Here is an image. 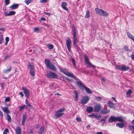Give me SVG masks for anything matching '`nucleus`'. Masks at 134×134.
Wrapping results in <instances>:
<instances>
[{"label": "nucleus", "mask_w": 134, "mask_h": 134, "mask_svg": "<svg viewBox=\"0 0 134 134\" xmlns=\"http://www.w3.org/2000/svg\"><path fill=\"white\" fill-rule=\"evenodd\" d=\"M122 65H116L115 66L116 68L119 70H122Z\"/></svg>", "instance_id": "obj_36"}, {"label": "nucleus", "mask_w": 134, "mask_h": 134, "mask_svg": "<svg viewBox=\"0 0 134 134\" xmlns=\"http://www.w3.org/2000/svg\"><path fill=\"white\" fill-rule=\"evenodd\" d=\"M72 28L73 35L72 40V42H73V45L75 48L77 49V51H78L80 50V48L79 45H78L79 40L78 37H77V32L76 31L74 26H73L72 27Z\"/></svg>", "instance_id": "obj_1"}, {"label": "nucleus", "mask_w": 134, "mask_h": 134, "mask_svg": "<svg viewBox=\"0 0 134 134\" xmlns=\"http://www.w3.org/2000/svg\"><path fill=\"white\" fill-rule=\"evenodd\" d=\"M66 80H68V81H72V80L71 79H70L69 78H67L66 79Z\"/></svg>", "instance_id": "obj_64"}, {"label": "nucleus", "mask_w": 134, "mask_h": 134, "mask_svg": "<svg viewBox=\"0 0 134 134\" xmlns=\"http://www.w3.org/2000/svg\"><path fill=\"white\" fill-rule=\"evenodd\" d=\"M65 75H67L69 77H72L73 78L75 79H77V78L75 76H74L72 74L69 73V72H68L67 71V72L66 73Z\"/></svg>", "instance_id": "obj_17"}, {"label": "nucleus", "mask_w": 134, "mask_h": 134, "mask_svg": "<svg viewBox=\"0 0 134 134\" xmlns=\"http://www.w3.org/2000/svg\"><path fill=\"white\" fill-rule=\"evenodd\" d=\"M3 114L2 111H0V116L3 117Z\"/></svg>", "instance_id": "obj_61"}, {"label": "nucleus", "mask_w": 134, "mask_h": 134, "mask_svg": "<svg viewBox=\"0 0 134 134\" xmlns=\"http://www.w3.org/2000/svg\"><path fill=\"white\" fill-rule=\"evenodd\" d=\"M22 89L23 91V92L26 98H28L30 94L29 91L26 87H22Z\"/></svg>", "instance_id": "obj_5"}, {"label": "nucleus", "mask_w": 134, "mask_h": 134, "mask_svg": "<svg viewBox=\"0 0 134 134\" xmlns=\"http://www.w3.org/2000/svg\"><path fill=\"white\" fill-rule=\"evenodd\" d=\"M15 12L14 11H11L9 12V13H8L5 12L4 13L5 15V16H9L13 15L15 14Z\"/></svg>", "instance_id": "obj_15"}, {"label": "nucleus", "mask_w": 134, "mask_h": 134, "mask_svg": "<svg viewBox=\"0 0 134 134\" xmlns=\"http://www.w3.org/2000/svg\"><path fill=\"white\" fill-rule=\"evenodd\" d=\"M101 105L99 104L95 105L94 107V111L95 112H98L101 109Z\"/></svg>", "instance_id": "obj_9"}, {"label": "nucleus", "mask_w": 134, "mask_h": 134, "mask_svg": "<svg viewBox=\"0 0 134 134\" xmlns=\"http://www.w3.org/2000/svg\"><path fill=\"white\" fill-rule=\"evenodd\" d=\"M76 83L78 86L82 90H84V88L85 86H84L83 83L80 81H78L77 80Z\"/></svg>", "instance_id": "obj_8"}, {"label": "nucleus", "mask_w": 134, "mask_h": 134, "mask_svg": "<svg viewBox=\"0 0 134 134\" xmlns=\"http://www.w3.org/2000/svg\"><path fill=\"white\" fill-rule=\"evenodd\" d=\"M47 1V0H40V2L41 3H46Z\"/></svg>", "instance_id": "obj_55"}, {"label": "nucleus", "mask_w": 134, "mask_h": 134, "mask_svg": "<svg viewBox=\"0 0 134 134\" xmlns=\"http://www.w3.org/2000/svg\"><path fill=\"white\" fill-rule=\"evenodd\" d=\"M19 7V4H13L9 7L12 9L14 10L17 8Z\"/></svg>", "instance_id": "obj_14"}, {"label": "nucleus", "mask_w": 134, "mask_h": 134, "mask_svg": "<svg viewBox=\"0 0 134 134\" xmlns=\"http://www.w3.org/2000/svg\"><path fill=\"white\" fill-rule=\"evenodd\" d=\"M85 89L86 90V91L89 94H91L92 93V92L90 90V89L87 87H85V88H84V89Z\"/></svg>", "instance_id": "obj_34"}, {"label": "nucleus", "mask_w": 134, "mask_h": 134, "mask_svg": "<svg viewBox=\"0 0 134 134\" xmlns=\"http://www.w3.org/2000/svg\"><path fill=\"white\" fill-rule=\"evenodd\" d=\"M3 40V37L2 35H0V44H1L2 43Z\"/></svg>", "instance_id": "obj_48"}, {"label": "nucleus", "mask_w": 134, "mask_h": 134, "mask_svg": "<svg viewBox=\"0 0 134 134\" xmlns=\"http://www.w3.org/2000/svg\"><path fill=\"white\" fill-rule=\"evenodd\" d=\"M86 110L87 112L91 113L93 111V108L92 107H88L87 108Z\"/></svg>", "instance_id": "obj_24"}, {"label": "nucleus", "mask_w": 134, "mask_h": 134, "mask_svg": "<svg viewBox=\"0 0 134 134\" xmlns=\"http://www.w3.org/2000/svg\"><path fill=\"white\" fill-rule=\"evenodd\" d=\"M29 72L30 75L32 77H34L35 76V70H30Z\"/></svg>", "instance_id": "obj_32"}, {"label": "nucleus", "mask_w": 134, "mask_h": 134, "mask_svg": "<svg viewBox=\"0 0 134 134\" xmlns=\"http://www.w3.org/2000/svg\"><path fill=\"white\" fill-rule=\"evenodd\" d=\"M116 121L123 122L124 121V120L121 117H116Z\"/></svg>", "instance_id": "obj_28"}, {"label": "nucleus", "mask_w": 134, "mask_h": 134, "mask_svg": "<svg viewBox=\"0 0 134 134\" xmlns=\"http://www.w3.org/2000/svg\"><path fill=\"white\" fill-rule=\"evenodd\" d=\"M27 118V117L26 114L23 115L21 123V125H24Z\"/></svg>", "instance_id": "obj_16"}, {"label": "nucleus", "mask_w": 134, "mask_h": 134, "mask_svg": "<svg viewBox=\"0 0 134 134\" xmlns=\"http://www.w3.org/2000/svg\"><path fill=\"white\" fill-rule=\"evenodd\" d=\"M67 71L66 70V69H64L62 72L65 74H66V73L67 72Z\"/></svg>", "instance_id": "obj_53"}, {"label": "nucleus", "mask_w": 134, "mask_h": 134, "mask_svg": "<svg viewBox=\"0 0 134 134\" xmlns=\"http://www.w3.org/2000/svg\"><path fill=\"white\" fill-rule=\"evenodd\" d=\"M28 66L29 68L30 69V70H34V66L31 63H29L28 65Z\"/></svg>", "instance_id": "obj_21"}, {"label": "nucleus", "mask_w": 134, "mask_h": 134, "mask_svg": "<svg viewBox=\"0 0 134 134\" xmlns=\"http://www.w3.org/2000/svg\"><path fill=\"white\" fill-rule=\"evenodd\" d=\"M33 0H25L24 2L26 4L28 5Z\"/></svg>", "instance_id": "obj_40"}, {"label": "nucleus", "mask_w": 134, "mask_h": 134, "mask_svg": "<svg viewBox=\"0 0 134 134\" xmlns=\"http://www.w3.org/2000/svg\"><path fill=\"white\" fill-rule=\"evenodd\" d=\"M76 120L77 121L79 122H80L81 121V118H78V117H77L76 118Z\"/></svg>", "instance_id": "obj_52"}, {"label": "nucleus", "mask_w": 134, "mask_h": 134, "mask_svg": "<svg viewBox=\"0 0 134 134\" xmlns=\"http://www.w3.org/2000/svg\"><path fill=\"white\" fill-rule=\"evenodd\" d=\"M132 93V91L130 90H129L126 92V94L127 97H131V93Z\"/></svg>", "instance_id": "obj_25"}, {"label": "nucleus", "mask_w": 134, "mask_h": 134, "mask_svg": "<svg viewBox=\"0 0 134 134\" xmlns=\"http://www.w3.org/2000/svg\"><path fill=\"white\" fill-rule=\"evenodd\" d=\"M5 31V28H1L0 27V31Z\"/></svg>", "instance_id": "obj_62"}, {"label": "nucleus", "mask_w": 134, "mask_h": 134, "mask_svg": "<svg viewBox=\"0 0 134 134\" xmlns=\"http://www.w3.org/2000/svg\"><path fill=\"white\" fill-rule=\"evenodd\" d=\"M87 96H85L82 97L81 100V102L82 104H85L87 103L90 99Z\"/></svg>", "instance_id": "obj_7"}, {"label": "nucleus", "mask_w": 134, "mask_h": 134, "mask_svg": "<svg viewBox=\"0 0 134 134\" xmlns=\"http://www.w3.org/2000/svg\"><path fill=\"white\" fill-rule=\"evenodd\" d=\"M74 94L75 100L76 101L78 99V93L77 91H75L74 92Z\"/></svg>", "instance_id": "obj_20"}, {"label": "nucleus", "mask_w": 134, "mask_h": 134, "mask_svg": "<svg viewBox=\"0 0 134 134\" xmlns=\"http://www.w3.org/2000/svg\"><path fill=\"white\" fill-rule=\"evenodd\" d=\"M8 131V129H5L3 131V134H7V132Z\"/></svg>", "instance_id": "obj_50"}, {"label": "nucleus", "mask_w": 134, "mask_h": 134, "mask_svg": "<svg viewBox=\"0 0 134 134\" xmlns=\"http://www.w3.org/2000/svg\"><path fill=\"white\" fill-rule=\"evenodd\" d=\"M124 48L125 51H127L129 52L130 51V50L129 49L128 47L126 46H124Z\"/></svg>", "instance_id": "obj_46"}, {"label": "nucleus", "mask_w": 134, "mask_h": 134, "mask_svg": "<svg viewBox=\"0 0 134 134\" xmlns=\"http://www.w3.org/2000/svg\"><path fill=\"white\" fill-rule=\"evenodd\" d=\"M84 59L85 61V64L87 65L88 67H90L91 66L93 67V69L95 68L96 66L92 65L90 62L89 58L87 55H84Z\"/></svg>", "instance_id": "obj_3"}, {"label": "nucleus", "mask_w": 134, "mask_h": 134, "mask_svg": "<svg viewBox=\"0 0 134 134\" xmlns=\"http://www.w3.org/2000/svg\"><path fill=\"white\" fill-rule=\"evenodd\" d=\"M47 47L50 49H52L53 48V46L52 44H49L47 46Z\"/></svg>", "instance_id": "obj_41"}, {"label": "nucleus", "mask_w": 134, "mask_h": 134, "mask_svg": "<svg viewBox=\"0 0 134 134\" xmlns=\"http://www.w3.org/2000/svg\"><path fill=\"white\" fill-rule=\"evenodd\" d=\"M130 69L129 67L125 65H122V70L126 71Z\"/></svg>", "instance_id": "obj_27"}, {"label": "nucleus", "mask_w": 134, "mask_h": 134, "mask_svg": "<svg viewBox=\"0 0 134 134\" xmlns=\"http://www.w3.org/2000/svg\"><path fill=\"white\" fill-rule=\"evenodd\" d=\"M11 56V55L10 54H7L5 56L4 60H6L7 59L10 58Z\"/></svg>", "instance_id": "obj_39"}, {"label": "nucleus", "mask_w": 134, "mask_h": 134, "mask_svg": "<svg viewBox=\"0 0 134 134\" xmlns=\"http://www.w3.org/2000/svg\"><path fill=\"white\" fill-rule=\"evenodd\" d=\"M101 14H102L101 16H107L108 14V13H107L106 12L103 10H102Z\"/></svg>", "instance_id": "obj_29"}, {"label": "nucleus", "mask_w": 134, "mask_h": 134, "mask_svg": "<svg viewBox=\"0 0 134 134\" xmlns=\"http://www.w3.org/2000/svg\"><path fill=\"white\" fill-rule=\"evenodd\" d=\"M101 79L102 81V83H103V81L104 82L105 81V78L104 77H103L101 78Z\"/></svg>", "instance_id": "obj_57"}, {"label": "nucleus", "mask_w": 134, "mask_h": 134, "mask_svg": "<svg viewBox=\"0 0 134 134\" xmlns=\"http://www.w3.org/2000/svg\"><path fill=\"white\" fill-rule=\"evenodd\" d=\"M50 69L53 70L55 71L57 69L54 65L52 63H51L50 65L48 67Z\"/></svg>", "instance_id": "obj_11"}, {"label": "nucleus", "mask_w": 134, "mask_h": 134, "mask_svg": "<svg viewBox=\"0 0 134 134\" xmlns=\"http://www.w3.org/2000/svg\"><path fill=\"white\" fill-rule=\"evenodd\" d=\"M109 121L110 122L116 121V117L114 116H111L109 119Z\"/></svg>", "instance_id": "obj_13"}, {"label": "nucleus", "mask_w": 134, "mask_h": 134, "mask_svg": "<svg viewBox=\"0 0 134 134\" xmlns=\"http://www.w3.org/2000/svg\"><path fill=\"white\" fill-rule=\"evenodd\" d=\"M16 134H21V130L19 127H17L16 129Z\"/></svg>", "instance_id": "obj_22"}, {"label": "nucleus", "mask_w": 134, "mask_h": 134, "mask_svg": "<svg viewBox=\"0 0 134 134\" xmlns=\"http://www.w3.org/2000/svg\"><path fill=\"white\" fill-rule=\"evenodd\" d=\"M26 105H24L23 106H20L19 108V111H21L22 110L24 109Z\"/></svg>", "instance_id": "obj_45"}, {"label": "nucleus", "mask_w": 134, "mask_h": 134, "mask_svg": "<svg viewBox=\"0 0 134 134\" xmlns=\"http://www.w3.org/2000/svg\"><path fill=\"white\" fill-rule=\"evenodd\" d=\"M65 110L64 108H62L58 110L55 113L54 118L57 119L58 118L63 115L64 113L63 112Z\"/></svg>", "instance_id": "obj_2"}, {"label": "nucleus", "mask_w": 134, "mask_h": 134, "mask_svg": "<svg viewBox=\"0 0 134 134\" xmlns=\"http://www.w3.org/2000/svg\"><path fill=\"white\" fill-rule=\"evenodd\" d=\"M96 116L97 117H96V119L98 120H99L101 118V116L100 115H99L98 116L96 115Z\"/></svg>", "instance_id": "obj_54"}, {"label": "nucleus", "mask_w": 134, "mask_h": 134, "mask_svg": "<svg viewBox=\"0 0 134 134\" xmlns=\"http://www.w3.org/2000/svg\"><path fill=\"white\" fill-rule=\"evenodd\" d=\"M44 131V129L43 127L41 126L40 127L39 131L38 132V133L40 134H41Z\"/></svg>", "instance_id": "obj_37"}, {"label": "nucleus", "mask_w": 134, "mask_h": 134, "mask_svg": "<svg viewBox=\"0 0 134 134\" xmlns=\"http://www.w3.org/2000/svg\"><path fill=\"white\" fill-rule=\"evenodd\" d=\"M12 68V66H10L9 67V68L7 70H3V73L5 74H7L9 72L11 71Z\"/></svg>", "instance_id": "obj_23"}, {"label": "nucleus", "mask_w": 134, "mask_h": 134, "mask_svg": "<svg viewBox=\"0 0 134 134\" xmlns=\"http://www.w3.org/2000/svg\"><path fill=\"white\" fill-rule=\"evenodd\" d=\"M10 0H5V3L6 5H7L10 3Z\"/></svg>", "instance_id": "obj_49"}, {"label": "nucleus", "mask_w": 134, "mask_h": 134, "mask_svg": "<svg viewBox=\"0 0 134 134\" xmlns=\"http://www.w3.org/2000/svg\"><path fill=\"white\" fill-rule=\"evenodd\" d=\"M105 120L104 119H102L100 120V122L103 124L105 123Z\"/></svg>", "instance_id": "obj_58"}, {"label": "nucleus", "mask_w": 134, "mask_h": 134, "mask_svg": "<svg viewBox=\"0 0 134 134\" xmlns=\"http://www.w3.org/2000/svg\"><path fill=\"white\" fill-rule=\"evenodd\" d=\"M96 115L94 114V113H92L91 115H88V116L90 117H93L94 118H96Z\"/></svg>", "instance_id": "obj_43"}, {"label": "nucleus", "mask_w": 134, "mask_h": 134, "mask_svg": "<svg viewBox=\"0 0 134 134\" xmlns=\"http://www.w3.org/2000/svg\"><path fill=\"white\" fill-rule=\"evenodd\" d=\"M25 101L26 104L29 107H30L29 108H31L32 109L33 108V107L30 104L27 99L25 100Z\"/></svg>", "instance_id": "obj_38"}, {"label": "nucleus", "mask_w": 134, "mask_h": 134, "mask_svg": "<svg viewBox=\"0 0 134 134\" xmlns=\"http://www.w3.org/2000/svg\"><path fill=\"white\" fill-rule=\"evenodd\" d=\"M102 9H99L98 8H96L95 10L96 13L98 15L101 16L102 11Z\"/></svg>", "instance_id": "obj_10"}, {"label": "nucleus", "mask_w": 134, "mask_h": 134, "mask_svg": "<svg viewBox=\"0 0 134 134\" xmlns=\"http://www.w3.org/2000/svg\"><path fill=\"white\" fill-rule=\"evenodd\" d=\"M45 64L46 65V66L48 67L50 65V60L47 59H45Z\"/></svg>", "instance_id": "obj_26"}, {"label": "nucleus", "mask_w": 134, "mask_h": 134, "mask_svg": "<svg viewBox=\"0 0 134 134\" xmlns=\"http://www.w3.org/2000/svg\"><path fill=\"white\" fill-rule=\"evenodd\" d=\"M66 44L67 48L69 52L71 47L72 42L71 40L69 38H68L66 40Z\"/></svg>", "instance_id": "obj_6"}, {"label": "nucleus", "mask_w": 134, "mask_h": 134, "mask_svg": "<svg viewBox=\"0 0 134 134\" xmlns=\"http://www.w3.org/2000/svg\"><path fill=\"white\" fill-rule=\"evenodd\" d=\"M90 12L88 10H87L86 11V13L85 18H88L90 17Z\"/></svg>", "instance_id": "obj_33"}, {"label": "nucleus", "mask_w": 134, "mask_h": 134, "mask_svg": "<svg viewBox=\"0 0 134 134\" xmlns=\"http://www.w3.org/2000/svg\"><path fill=\"white\" fill-rule=\"evenodd\" d=\"M109 110H108L107 109L104 108L101 110V113L103 114H105L109 113Z\"/></svg>", "instance_id": "obj_18"}, {"label": "nucleus", "mask_w": 134, "mask_h": 134, "mask_svg": "<svg viewBox=\"0 0 134 134\" xmlns=\"http://www.w3.org/2000/svg\"><path fill=\"white\" fill-rule=\"evenodd\" d=\"M116 126L120 128H122L124 127V124L123 123H118L116 124Z\"/></svg>", "instance_id": "obj_30"}, {"label": "nucleus", "mask_w": 134, "mask_h": 134, "mask_svg": "<svg viewBox=\"0 0 134 134\" xmlns=\"http://www.w3.org/2000/svg\"><path fill=\"white\" fill-rule=\"evenodd\" d=\"M67 5L68 4L67 3L65 2H64L62 3V7L63 9L66 11H67L68 10V9L66 7Z\"/></svg>", "instance_id": "obj_12"}, {"label": "nucleus", "mask_w": 134, "mask_h": 134, "mask_svg": "<svg viewBox=\"0 0 134 134\" xmlns=\"http://www.w3.org/2000/svg\"><path fill=\"white\" fill-rule=\"evenodd\" d=\"M34 30L35 32H37L39 31V29L37 27H36L34 28Z\"/></svg>", "instance_id": "obj_51"}, {"label": "nucleus", "mask_w": 134, "mask_h": 134, "mask_svg": "<svg viewBox=\"0 0 134 134\" xmlns=\"http://www.w3.org/2000/svg\"><path fill=\"white\" fill-rule=\"evenodd\" d=\"M131 57L132 58V59L134 60V54H132V55L131 56Z\"/></svg>", "instance_id": "obj_63"}, {"label": "nucleus", "mask_w": 134, "mask_h": 134, "mask_svg": "<svg viewBox=\"0 0 134 134\" xmlns=\"http://www.w3.org/2000/svg\"><path fill=\"white\" fill-rule=\"evenodd\" d=\"M9 40V38L7 37L5 38V41H6L7 42H8Z\"/></svg>", "instance_id": "obj_59"}, {"label": "nucleus", "mask_w": 134, "mask_h": 134, "mask_svg": "<svg viewBox=\"0 0 134 134\" xmlns=\"http://www.w3.org/2000/svg\"><path fill=\"white\" fill-rule=\"evenodd\" d=\"M46 76L50 79H56L57 78L58 75L54 73L49 71L46 74Z\"/></svg>", "instance_id": "obj_4"}, {"label": "nucleus", "mask_w": 134, "mask_h": 134, "mask_svg": "<svg viewBox=\"0 0 134 134\" xmlns=\"http://www.w3.org/2000/svg\"><path fill=\"white\" fill-rule=\"evenodd\" d=\"M96 100L98 101H100L102 99V98L101 97H96Z\"/></svg>", "instance_id": "obj_44"}, {"label": "nucleus", "mask_w": 134, "mask_h": 134, "mask_svg": "<svg viewBox=\"0 0 134 134\" xmlns=\"http://www.w3.org/2000/svg\"><path fill=\"white\" fill-rule=\"evenodd\" d=\"M71 60L72 62V63L73 64V65L75 69L76 68V63L75 62V61L74 59L73 58H72L71 59Z\"/></svg>", "instance_id": "obj_35"}, {"label": "nucleus", "mask_w": 134, "mask_h": 134, "mask_svg": "<svg viewBox=\"0 0 134 134\" xmlns=\"http://www.w3.org/2000/svg\"><path fill=\"white\" fill-rule=\"evenodd\" d=\"M108 105L110 108H113L114 107V104L110 101H108Z\"/></svg>", "instance_id": "obj_19"}, {"label": "nucleus", "mask_w": 134, "mask_h": 134, "mask_svg": "<svg viewBox=\"0 0 134 134\" xmlns=\"http://www.w3.org/2000/svg\"><path fill=\"white\" fill-rule=\"evenodd\" d=\"M3 111L7 114H9L10 113L9 110L6 107L3 108H2Z\"/></svg>", "instance_id": "obj_31"}, {"label": "nucleus", "mask_w": 134, "mask_h": 134, "mask_svg": "<svg viewBox=\"0 0 134 134\" xmlns=\"http://www.w3.org/2000/svg\"><path fill=\"white\" fill-rule=\"evenodd\" d=\"M19 94L22 97H23L24 96V95L22 92H19Z\"/></svg>", "instance_id": "obj_60"}, {"label": "nucleus", "mask_w": 134, "mask_h": 134, "mask_svg": "<svg viewBox=\"0 0 134 134\" xmlns=\"http://www.w3.org/2000/svg\"><path fill=\"white\" fill-rule=\"evenodd\" d=\"M6 118L8 121L11 122V118L10 116L9 115H7Z\"/></svg>", "instance_id": "obj_42"}, {"label": "nucleus", "mask_w": 134, "mask_h": 134, "mask_svg": "<svg viewBox=\"0 0 134 134\" xmlns=\"http://www.w3.org/2000/svg\"><path fill=\"white\" fill-rule=\"evenodd\" d=\"M10 100V98L9 97H7L5 98V100L4 102L6 103L7 102H9V100Z\"/></svg>", "instance_id": "obj_47"}, {"label": "nucleus", "mask_w": 134, "mask_h": 134, "mask_svg": "<svg viewBox=\"0 0 134 134\" xmlns=\"http://www.w3.org/2000/svg\"><path fill=\"white\" fill-rule=\"evenodd\" d=\"M0 84L1 86V89H2V90H3V88H4V83H0Z\"/></svg>", "instance_id": "obj_56"}]
</instances>
